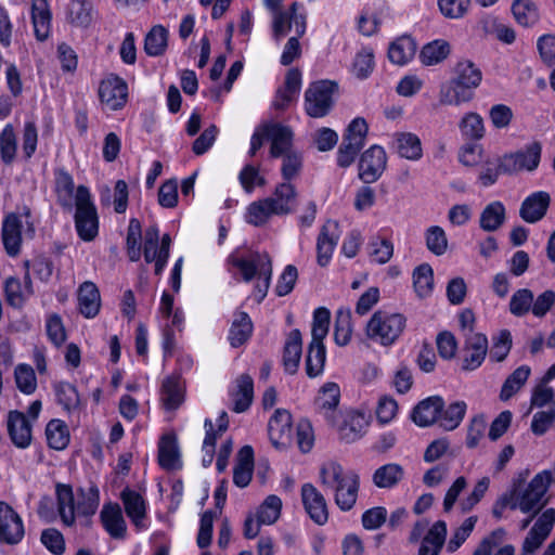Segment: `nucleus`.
I'll return each instance as SVG.
<instances>
[{
  "label": "nucleus",
  "instance_id": "f257e3e1",
  "mask_svg": "<svg viewBox=\"0 0 555 555\" xmlns=\"http://www.w3.org/2000/svg\"><path fill=\"white\" fill-rule=\"evenodd\" d=\"M320 482L326 491H331L336 505L344 512L350 511L357 502L360 478L353 470H346L334 461L322 464Z\"/></svg>",
  "mask_w": 555,
  "mask_h": 555
},
{
  "label": "nucleus",
  "instance_id": "f03ea898",
  "mask_svg": "<svg viewBox=\"0 0 555 555\" xmlns=\"http://www.w3.org/2000/svg\"><path fill=\"white\" fill-rule=\"evenodd\" d=\"M229 263L237 268L245 282L258 278L253 296L260 304L267 296L272 276V262L268 254L253 253L248 258L230 255Z\"/></svg>",
  "mask_w": 555,
  "mask_h": 555
},
{
  "label": "nucleus",
  "instance_id": "7ed1b4c3",
  "mask_svg": "<svg viewBox=\"0 0 555 555\" xmlns=\"http://www.w3.org/2000/svg\"><path fill=\"white\" fill-rule=\"evenodd\" d=\"M525 479V476L519 475L518 478L513 480L517 483V492L513 496L511 509L518 508L525 514L533 513V515H537L546 503L542 500L552 485V474L548 470H543L537 474L525 489H521Z\"/></svg>",
  "mask_w": 555,
  "mask_h": 555
},
{
  "label": "nucleus",
  "instance_id": "20e7f679",
  "mask_svg": "<svg viewBox=\"0 0 555 555\" xmlns=\"http://www.w3.org/2000/svg\"><path fill=\"white\" fill-rule=\"evenodd\" d=\"M74 208V221L78 236L85 242L93 241L99 233V216L87 186H77Z\"/></svg>",
  "mask_w": 555,
  "mask_h": 555
},
{
  "label": "nucleus",
  "instance_id": "39448f33",
  "mask_svg": "<svg viewBox=\"0 0 555 555\" xmlns=\"http://www.w3.org/2000/svg\"><path fill=\"white\" fill-rule=\"evenodd\" d=\"M406 319L401 313L376 311L366 324V335L382 346H391L401 336Z\"/></svg>",
  "mask_w": 555,
  "mask_h": 555
},
{
  "label": "nucleus",
  "instance_id": "423d86ee",
  "mask_svg": "<svg viewBox=\"0 0 555 555\" xmlns=\"http://www.w3.org/2000/svg\"><path fill=\"white\" fill-rule=\"evenodd\" d=\"M264 4L273 14L272 31L275 40L279 41L292 29L298 35L306 33V15L298 12V2H293L288 10H281L282 0H264Z\"/></svg>",
  "mask_w": 555,
  "mask_h": 555
},
{
  "label": "nucleus",
  "instance_id": "0eeeda50",
  "mask_svg": "<svg viewBox=\"0 0 555 555\" xmlns=\"http://www.w3.org/2000/svg\"><path fill=\"white\" fill-rule=\"evenodd\" d=\"M337 83L332 80H319L309 85L305 92V109L312 118H322L330 114L334 105Z\"/></svg>",
  "mask_w": 555,
  "mask_h": 555
},
{
  "label": "nucleus",
  "instance_id": "6e6552de",
  "mask_svg": "<svg viewBox=\"0 0 555 555\" xmlns=\"http://www.w3.org/2000/svg\"><path fill=\"white\" fill-rule=\"evenodd\" d=\"M542 146L532 142L515 153L506 154L500 158V168L504 173H515L521 170L533 171L541 159Z\"/></svg>",
  "mask_w": 555,
  "mask_h": 555
},
{
  "label": "nucleus",
  "instance_id": "1a4fd4ad",
  "mask_svg": "<svg viewBox=\"0 0 555 555\" xmlns=\"http://www.w3.org/2000/svg\"><path fill=\"white\" fill-rule=\"evenodd\" d=\"M387 166V154L384 147L372 145L362 153L359 160V178L366 184L376 182Z\"/></svg>",
  "mask_w": 555,
  "mask_h": 555
},
{
  "label": "nucleus",
  "instance_id": "9d476101",
  "mask_svg": "<svg viewBox=\"0 0 555 555\" xmlns=\"http://www.w3.org/2000/svg\"><path fill=\"white\" fill-rule=\"evenodd\" d=\"M25 535L22 517L8 503L0 501V543L18 544Z\"/></svg>",
  "mask_w": 555,
  "mask_h": 555
},
{
  "label": "nucleus",
  "instance_id": "9b49d317",
  "mask_svg": "<svg viewBox=\"0 0 555 555\" xmlns=\"http://www.w3.org/2000/svg\"><path fill=\"white\" fill-rule=\"evenodd\" d=\"M488 338L481 333L465 334L462 348V370L475 371L485 361L488 353Z\"/></svg>",
  "mask_w": 555,
  "mask_h": 555
},
{
  "label": "nucleus",
  "instance_id": "f8f14e48",
  "mask_svg": "<svg viewBox=\"0 0 555 555\" xmlns=\"http://www.w3.org/2000/svg\"><path fill=\"white\" fill-rule=\"evenodd\" d=\"M23 222L15 212H9L1 222V241L8 256L15 258L22 251Z\"/></svg>",
  "mask_w": 555,
  "mask_h": 555
},
{
  "label": "nucleus",
  "instance_id": "ddd939ff",
  "mask_svg": "<svg viewBox=\"0 0 555 555\" xmlns=\"http://www.w3.org/2000/svg\"><path fill=\"white\" fill-rule=\"evenodd\" d=\"M457 90L469 96V101L474 98V90L479 87L482 80L480 68L469 60L457 62L454 67V76L451 78Z\"/></svg>",
  "mask_w": 555,
  "mask_h": 555
},
{
  "label": "nucleus",
  "instance_id": "4468645a",
  "mask_svg": "<svg viewBox=\"0 0 555 555\" xmlns=\"http://www.w3.org/2000/svg\"><path fill=\"white\" fill-rule=\"evenodd\" d=\"M127 83L118 76L111 75L100 83V100L112 111L121 108L127 101Z\"/></svg>",
  "mask_w": 555,
  "mask_h": 555
},
{
  "label": "nucleus",
  "instance_id": "2eb2a0df",
  "mask_svg": "<svg viewBox=\"0 0 555 555\" xmlns=\"http://www.w3.org/2000/svg\"><path fill=\"white\" fill-rule=\"evenodd\" d=\"M270 441L276 449L287 447L292 441V415L287 410L278 409L268 424Z\"/></svg>",
  "mask_w": 555,
  "mask_h": 555
},
{
  "label": "nucleus",
  "instance_id": "dca6fc26",
  "mask_svg": "<svg viewBox=\"0 0 555 555\" xmlns=\"http://www.w3.org/2000/svg\"><path fill=\"white\" fill-rule=\"evenodd\" d=\"M341 422L335 420L333 425L337 427L340 440L350 443L360 439L369 426L365 414L359 411H347L340 415Z\"/></svg>",
  "mask_w": 555,
  "mask_h": 555
},
{
  "label": "nucleus",
  "instance_id": "f3484780",
  "mask_svg": "<svg viewBox=\"0 0 555 555\" xmlns=\"http://www.w3.org/2000/svg\"><path fill=\"white\" fill-rule=\"evenodd\" d=\"M301 499L310 518L318 525H324L328 519L324 495L312 483H305L301 487Z\"/></svg>",
  "mask_w": 555,
  "mask_h": 555
},
{
  "label": "nucleus",
  "instance_id": "a211bd4d",
  "mask_svg": "<svg viewBox=\"0 0 555 555\" xmlns=\"http://www.w3.org/2000/svg\"><path fill=\"white\" fill-rule=\"evenodd\" d=\"M264 134L271 141L270 156L273 158L281 157L293 150V131L289 127L279 122L264 125Z\"/></svg>",
  "mask_w": 555,
  "mask_h": 555
},
{
  "label": "nucleus",
  "instance_id": "6ab92c4d",
  "mask_svg": "<svg viewBox=\"0 0 555 555\" xmlns=\"http://www.w3.org/2000/svg\"><path fill=\"white\" fill-rule=\"evenodd\" d=\"M7 428L13 444L26 449L31 442V424L27 416L17 410L10 411L7 417Z\"/></svg>",
  "mask_w": 555,
  "mask_h": 555
},
{
  "label": "nucleus",
  "instance_id": "aec40b11",
  "mask_svg": "<svg viewBox=\"0 0 555 555\" xmlns=\"http://www.w3.org/2000/svg\"><path fill=\"white\" fill-rule=\"evenodd\" d=\"M338 223L327 220L321 228L317 240V261L321 267L328 264L338 243Z\"/></svg>",
  "mask_w": 555,
  "mask_h": 555
},
{
  "label": "nucleus",
  "instance_id": "412c9836",
  "mask_svg": "<svg viewBox=\"0 0 555 555\" xmlns=\"http://www.w3.org/2000/svg\"><path fill=\"white\" fill-rule=\"evenodd\" d=\"M550 204L551 196L547 192H533L521 203L519 208V216L524 221L528 223H535L546 215Z\"/></svg>",
  "mask_w": 555,
  "mask_h": 555
},
{
  "label": "nucleus",
  "instance_id": "4be33fe9",
  "mask_svg": "<svg viewBox=\"0 0 555 555\" xmlns=\"http://www.w3.org/2000/svg\"><path fill=\"white\" fill-rule=\"evenodd\" d=\"M444 408L443 399L439 396L428 397L412 411V421L420 427H427L439 421V415Z\"/></svg>",
  "mask_w": 555,
  "mask_h": 555
},
{
  "label": "nucleus",
  "instance_id": "5701e85b",
  "mask_svg": "<svg viewBox=\"0 0 555 555\" xmlns=\"http://www.w3.org/2000/svg\"><path fill=\"white\" fill-rule=\"evenodd\" d=\"M297 196V191L291 182H282L276 185L273 195L268 198L273 206V212L280 216L295 210Z\"/></svg>",
  "mask_w": 555,
  "mask_h": 555
},
{
  "label": "nucleus",
  "instance_id": "b1692460",
  "mask_svg": "<svg viewBox=\"0 0 555 555\" xmlns=\"http://www.w3.org/2000/svg\"><path fill=\"white\" fill-rule=\"evenodd\" d=\"M78 309L79 312L88 318L98 315L101 308V296L96 285L92 282H83L78 288Z\"/></svg>",
  "mask_w": 555,
  "mask_h": 555
},
{
  "label": "nucleus",
  "instance_id": "393cba45",
  "mask_svg": "<svg viewBox=\"0 0 555 555\" xmlns=\"http://www.w3.org/2000/svg\"><path fill=\"white\" fill-rule=\"evenodd\" d=\"M339 399L340 389L335 383H326L317 398L319 411L328 423H334L338 416L336 409Z\"/></svg>",
  "mask_w": 555,
  "mask_h": 555
},
{
  "label": "nucleus",
  "instance_id": "a878e982",
  "mask_svg": "<svg viewBox=\"0 0 555 555\" xmlns=\"http://www.w3.org/2000/svg\"><path fill=\"white\" fill-rule=\"evenodd\" d=\"M31 21L36 38L39 41L46 40L50 35L52 21L48 0H31Z\"/></svg>",
  "mask_w": 555,
  "mask_h": 555
},
{
  "label": "nucleus",
  "instance_id": "bb28decb",
  "mask_svg": "<svg viewBox=\"0 0 555 555\" xmlns=\"http://www.w3.org/2000/svg\"><path fill=\"white\" fill-rule=\"evenodd\" d=\"M254 325L250 317L245 311H236L229 330V343L233 348L241 347L251 337Z\"/></svg>",
  "mask_w": 555,
  "mask_h": 555
},
{
  "label": "nucleus",
  "instance_id": "cd10ccee",
  "mask_svg": "<svg viewBox=\"0 0 555 555\" xmlns=\"http://www.w3.org/2000/svg\"><path fill=\"white\" fill-rule=\"evenodd\" d=\"M302 351V338L299 330H293L288 334L283 351V365L288 374H295L298 370Z\"/></svg>",
  "mask_w": 555,
  "mask_h": 555
},
{
  "label": "nucleus",
  "instance_id": "c85d7f7f",
  "mask_svg": "<svg viewBox=\"0 0 555 555\" xmlns=\"http://www.w3.org/2000/svg\"><path fill=\"white\" fill-rule=\"evenodd\" d=\"M393 147L400 157L409 160H418L423 156L421 140L412 132L395 133Z\"/></svg>",
  "mask_w": 555,
  "mask_h": 555
},
{
  "label": "nucleus",
  "instance_id": "c756f323",
  "mask_svg": "<svg viewBox=\"0 0 555 555\" xmlns=\"http://www.w3.org/2000/svg\"><path fill=\"white\" fill-rule=\"evenodd\" d=\"M55 193L63 209L72 211L75 203V183L72 175L65 169L55 171Z\"/></svg>",
  "mask_w": 555,
  "mask_h": 555
},
{
  "label": "nucleus",
  "instance_id": "7c9ffc66",
  "mask_svg": "<svg viewBox=\"0 0 555 555\" xmlns=\"http://www.w3.org/2000/svg\"><path fill=\"white\" fill-rule=\"evenodd\" d=\"M101 520L105 530L115 539H122L126 534V522L118 504L104 505L101 512Z\"/></svg>",
  "mask_w": 555,
  "mask_h": 555
},
{
  "label": "nucleus",
  "instance_id": "2f4dec72",
  "mask_svg": "<svg viewBox=\"0 0 555 555\" xmlns=\"http://www.w3.org/2000/svg\"><path fill=\"white\" fill-rule=\"evenodd\" d=\"M254 398V380L248 374H242L236 379V388L232 392L233 411L245 412L249 409Z\"/></svg>",
  "mask_w": 555,
  "mask_h": 555
},
{
  "label": "nucleus",
  "instance_id": "473e14b6",
  "mask_svg": "<svg viewBox=\"0 0 555 555\" xmlns=\"http://www.w3.org/2000/svg\"><path fill=\"white\" fill-rule=\"evenodd\" d=\"M121 500L127 516L135 527L140 528L146 513L144 499L138 492L125 489L121 492Z\"/></svg>",
  "mask_w": 555,
  "mask_h": 555
},
{
  "label": "nucleus",
  "instance_id": "72a5a7b5",
  "mask_svg": "<svg viewBox=\"0 0 555 555\" xmlns=\"http://www.w3.org/2000/svg\"><path fill=\"white\" fill-rule=\"evenodd\" d=\"M326 361V350L322 341L311 340L308 346L305 369L309 377L321 375Z\"/></svg>",
  "mask_w": 555,
  "mask_h": 555
},
{
  "label": "nucleus",
  "instance_id": "f704fd0d",
  "mask_svg": "<svg viewBox=\"0 0 555 555\" xmlns=\"http://www.w3.org/2000/svg\"><path fill=\"white\" fill-rule=\"evenodd\" d=\"M57 511L66 526L75 524V505L73 489L68 485H56Z\"/></svg>",
  "mask_w": 555,
  "mask_h": 555
},
{
  "label": "nucleus",
  "instance_id": "c9c22d12",
  "mask_svg": "<svg viewBox=\"0 0 555 555\" xmlns=\"http://www.w3.org/2000/svg\"><path fill=\"white\" fill-rule=\"evenodd\" d=\"M416 52V43L409 36H402L393 41L388 49L390 62L397 65H405Z\"/></svg>",
  "mask_w": 555,
  "mask_h": 555
},
{
  "label": "nucleus",
  "instance_id": "e433bc0d",
  "mask_svg": "<svg viewBox=\"0 0 555 555\" xmlns=\"http://www.w3.org/2000/svg\"><path fill=\"white\" fill-rule=\"evenodd\" d=\"M158 463L167 470L180 467L179 450L172 436H164L158 444Z\"/></svg>",
  "mask_w": 555,
  "mask_h": 555
},
{
  "label": "nucleus",
  "instance_id": "4c0bfd02",
  "mask_svg": "<svg viewBox=\"0 0 555 555\" xmlns=\"http://www.w3.org/2000/svg\"><path fill=\"white\" fill-rule=\"evenodd\" d=\"M505 221V207L499 202L488 204L480 214L479 225L483 231H496Z\"/></svg>",
  "mask_w": 555,
  "mask_h": 555
},
{
  "label": "nucleus",
  "instance_id": "58836bf2",
  "mask_svg": "<svg viewBox=\"0 0 555 555\" xmlns=\"http://www.w3.org/2000/svg\"><path fill=\"white\" fill-rule=\"evenodd\" d=\"M184 400L183 387L178 377H167L162 385V401L167 410H176Z\"/></svg>",
  "mask_w": 555,
  "mask_h": 555
},
{
  "label": "nucleus",
  "instance_id": "ea45409f",
  "mask_svg": "<svg viewBox=\"0 0 555 555\" xmlns=\"http://www.w3.org/2000/svg\"><path fill=\"white\" fill-rule=\"evenodd\" d=\"M69 22L79 27H87L93 18V5L90 0H72L67 9Z\"/></svg>",
  "mask_w": 555,
  "mask_h": 555
},
{
  "label": "nucleus",
  "instance_id": "a19ab883",
  "mask_svg": "<svg viewBox=\"0 0 555 555\" xmlns=\"http://www.w3.org/2000/svg\"><path fill=\"white\" fill-rule=\"evenodd\" d=\"M48 446L54 450H64L69 443L67 425L61 420H51L46 427Z\"/></svg>",
  "mask_w": 555,
  "mask_h": 555
},
{
  "label": "nucleus",
  "instance_id": "79ce46f5",
  "mask_svg": "<svg viewBox=\"0 0 555 555\" xmlns=\"http://www.w3.org/2000/svg\"><path fill=\"white\" fill-rule=\"evenodd\" d=\"M401 465L389 463L378 467L373 475V482L378 488H392L403 478Z\"/></svg>",
  "mask_w": 555,
  "mask_h": 555
},
{
  "label": "nucleus",
  "instance_id": "37998d69",
  "mask_svg": "<svg viewBox=\"0 0 555 555\" xmlns=\"http://www.w3.org/2000/svg\"><path fill=\"white\" fill-rule=\"evenodd\" d=\"M512 12L517 23L525 27L533 26L540 18L539 9L532 0H514Z\"/></svg>",
  "mask_w": 555,
  "mask_h": 555
},
{
  "label": "nucleus",
  "instance_id": "c03bdc74",
  "mask_svg": "<svg viewBox=\"0 0 555 555\" xmlns=\"http://www.w3.org/2000/svg\"><path fill=\"white\" fill-rule=\"evenodd\" d=\"M54 392L56 401L63 409L73 413L79 409L80 398L74 385L67 382H59L54 384Z\"/></svg>",
  "mask_w": 555,
  "mask_h": 555
},
{
  "label": "nucleus",
  "instance_id": "a18cd8bd",
  "mask_svg": "<svg viewBox=\"0 0 555 555\" xmlns=\"http://www.w3.org/2000/svg\"><path fill=\"white\" fill-rule=\"evenodd\" d=\"M168 44V31L165 27L154 26L145 37L144 51L150 56L162 55Z\"/></svg>",
  "mask_w": 555,
  "mask_h": 555
},
{
  "label": "nucleus",
  "instance_id": "49530a36",
  "mask_svg": "<svg viewBox=\"0 0 555 555\" xmlns=\"http://www.w3.org/2000/svg\"><path fill=\"white\" fill-rule=\"evenodd\" d=\"M530 367L528 365H521L517 367L504 382L500 399L507 401L511 399L527 382L530 376Z\"/></svg>",
  "mask_w": 555,
  "mask_h": 555
},
{
  "label": "nucleus",
  "instance_id": "de8ad7c7",
  "mask_svg": "<svg viewBox=\"0 0 555 555\" xmlns=\"http://www.w3.org/2000/svg\"><path fill=\"white\" fill-rule=\"evenodd\" d=\"M462 135L467 140L478 141L485 135V125L482 117L475 112L465 114L460 124Z\"/></svg>",
  "mask_w": 555,
  "mask_h": 555
},
{
  "label": "nucleus",
  "instance_id": "09e8293b",
  "mask_svg": "<svg viewBox=\"0 0 555 555\" xmlns=\"http://www.w3.org/2000/svg\"><path fill=\"white\" fill-rule=\"evenodd\" d=\"M17 152V138L11 124L4 126L0 133V157L3 164L11 165Z\"/></svg>",
  "mask_w": 555,
  "mask_h": 555
},
{
  "label": "nucleus",
  "instance_id": "8fccbe9b",
  "mask_svg": "<svg viewBox=\"0 0 555 555\" xmlns=\"http://www.w3.org/2000/svg\"><path fill=\"white\" fill-rule=\"evenodd\" d=\"M449 54L450 44L444 40H435L424 46L420 57L424 65L430 66L442 62Z\"/></svg>",
  "mask_w": 555,
  "mask_h": 555
},
{
  "label": "nucleus",
  "instance_id": "3c124183",
  "mask_svg": "<svg viewBox=\"0 0 555 555\" xmlns=\"http://www.w3.org/2000/svg\"><path fill=\"white\" fill-rule=\"evenodd\" d=\"M367 246L371 260L378 264L387 263L393 255V244L386 237L373 236Z\"/></svg>",
  "mask_w": 555,
  "mask_h": 555
},
{
  "label": "nucleus",
  "instance_id": "603ef678",
  "mask_svg": "<svg viewBox=\"0 0 555 555\" xmlns=\"http://www.w3.org/2000/svg\"><path fill=\"white\" fill-rule=\"evenodd\" d=\"M413 284L420 297L430 295L434 285V272L428 263L416 267L413 271Z\"/></svg>",
  "mask_w": 555,
  "mask_h": 555
},
{
  "label": "nucleus",
  "instance_id": "864d4df0",
  "mask_svg": "<svg viewBox=\"0 0 555 555\" xmlns=\"http://www.w3.org/2000/svg\"><path fill=\"white\" fill-rule=\"evenodd\" d=\"M466 403L464 401H456L451 403L439 415V424L447 430L455 429L462 422L466 413Z\"/></svg>",
  "mask_w": 555,
  "mask_h": 555
},
{
  "label": "nucleus",
  "instance_id": "5fc2aeb1",
  "mask_svg": "<svg viewBox=\"0 0 555 555\" xmlns=\"http://www.w3.org/2000/svg\"><path fill=\"white\" fill-rule=\"evenodd\" d=\"M272 215H275L273 206L267 197L262 201L253 202L247 207L245 219L248 223L259 227L264 224Z\"/></svg>",
  "mask_w": 555,
  "mask_h": 555
},
{
  "label": "nucleus",
  "instance_id": "6e6d98bb",
  "mask_svg": "<svg viewBox=\"0 0 555 555\" xmlns=\"http://www.w3.org/2000/svg\"><path fill=\"white\" fill-rule=\"evenodd\" d=\"M352 335L351 312L338 310L335 319L334 339L338 346L349 344Z\"/></svg>",
  "mask_w": 555,
  "mask_h": 555
},
{
  "label": "nucleus",
  "instance_id": "4d7b16f0",
  "mask_svg": "<svg viewBox=\"0 0 555 555\" xmlns=\"http://www.w3.org/2000/svg\"><path fill=\"white\" fill-rule=\"evenodd\" d=\"M4 295L8 305L13 308H22L30 297L24 289L17 278L10 276L4 282Z\"/></svg>",
  "mask_w": 555,
  "mask_h": 555
},
{
  "label": "nucleus",
  "instance_id": "13d9d810",
  "mask_svg": "<svg viewBox=\"0 0 555 555\" xmlns=\"http://www.w3.org/2000/svg\"><path fill=\"white\" fill-rule=\"evenodd\" d=\"M281 508V499L274 494L269 495L257 512L259 522L263 525L274 524L280 517Z\"/></svg>",
  "mask_w": 555,
  "mask_h": 555
},
{
  "label": "nucleus",
  "instance_id": "bf43d9fd",
  "mask_svg": "<svg viewBox=\"0 0 555 555\" xmlns=\"http://www.w3.org/2000/svg\"><path fill=\"white\" fill-rule=\"evenodd\" d=\"M17 388L25 395H31L37 388V378L34 369L27 364H18L14 371Z\"/></svg>",
  "mask_w": 555,
  "mask_h": 555
},
{
  "label": "nucleus",
  "instance_id": "052dcab7",
  "mask_svg": "<svg viewBox=\"0 0 555 555\" xmlns=\"http://www.w3.org/2000/svg\"><path fill=\"white\" fill-rule=\"evenodd\" d=\"M331 321V312L325 307H320L313 312L311 336L313 341H322L327 336Z\"/></svg>",
  "mask_w": 555,
  "mask_h": 555
},
{
  "label": "nucleus",
  "instance_id": "680f3d73",
  "mask_svg": "<svg viewBox=\"0 0 555 555\" xmlns=\"http://www.w3.org/2000/svg\"><path fill=\"white\" fill-rule=\"evenodd\" d=\"M533 293L528 288L516 291L509 300V311L515 317H522L531 311Z\"/></svg>",
  "mask_w": 555,
  "mask_h": 555
},
{
  "label": "nucleus",
  "instance_id": "e2e57ef3",
  "mask_svg": "<svg viewBox=\"0 0 555 555\" xmlns=\"http://www.w3.org/2000/svg\"><path fill=\"white\" fill-rule=\"evenodd\" d=\"M426 246L436 256H441L448 248V240L444 230L439 225H433L426 231Z\"/></svg>",
  "mask_w": 555,
  "mask_h": 555
},
{
  "label": "nucleus",
  "instance_id": "0e129e2a",
  "mask_svg": "<svg viewBox=\"0 0 555 555\" xmlns=\"http://www.w3.org/2000/svg\"><path fill=\"white\" fill-rule=\"evenodd\" d=\"M369 126L364 118H354L347 127L343 140L363 147L367 135Z\"/></svg>",
  "mask_w": 555,
  "mask_h": 555
},
{
  "label": "nucleus",
  "instance_id": "69168bd1",
  "mask_svg": "<svg viewBox=\"0 0 555 555\" xmlns=\"http://www.w3.org/2000/svg\"><path fill=\"white\" fill-rule=\"evenodd\" d=\"M477 520V516H470L466 518L463 521V524L454 530L453 535L451 537L447 546L449 552H455L467 540V538L473 532Z\"/></svg>",
  "mask_w": 555,
  "mask_h": 555
},
{
  "label": "nucleus",
  "instance_id": "338daca9",
  "mask_svg": "<svg viewBox=\"0 0 555 555\" xmlns=\"http://www.w3.org/2000/svg\"><path fill=\"white\" fill-rule=\"evenodd\" d=\"M282 157L281 172L285 180L284 182H291L296 178L302 168V157L298 152H292Z\"/></svg>",
  "mask_w": 555,
  "mask_h": 555
},
{
  "label": "nucleus",
  "instance_id": "774afa93",
  "mask_svg": "<svg viewBox=\"0 0 555 555\" xmlns=\"http://www.w3.org/2000/svg\"><path fill=\"white\" fill-rule=\"evenodd\" d=\"M24 267L31 269L34 274L44 283L50 281L54 270L52 260L43 256H38L31 261L26 260Z\"/></svg>",
  "mask_w": 555,
  "mask_h": 555
}]
</instances>
